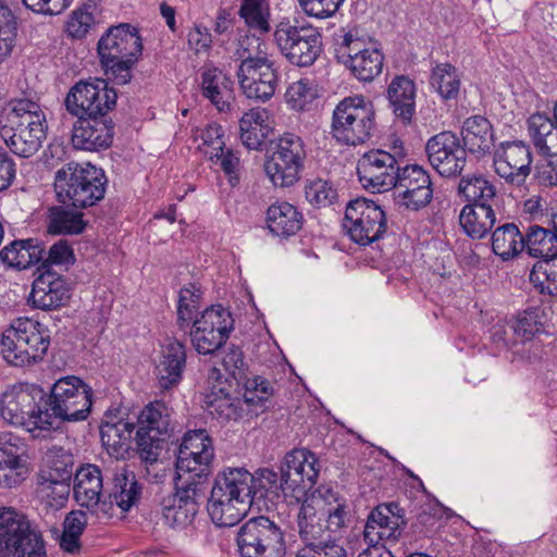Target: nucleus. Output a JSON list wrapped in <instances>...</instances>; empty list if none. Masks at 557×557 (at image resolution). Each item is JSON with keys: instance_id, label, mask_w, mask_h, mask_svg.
Segmentation results:
<instances>
[{"instance_id": "1", "label": "nucleus", "mask_w": 557, "mask_h": 557, "mask_svg": "<svg viewBox=\"0 0 557 557\" xmlns=\"http://www.w3.org/2000/svg\"><path fill=\"white\" fill-rule=\"evenodd\" d=\"M253 474L244 468H227L215 478L207 510L220 528L236 525L253 502Z\"/></svg>"}, {"instance_id": "2", "label": "nucleus", "mask_w": 557, "mask_h": 557, "mask_svg": "<svg viewBox=\"0 0 557 557\" xmlns=\"http://www.w3.org/2000/svg\"><path fill=\"white\" fill-rule=\"evenodd\" d=\"M100 63L109 79L124 85L132 78V69L143 51L138 29L122 23L110 27L97 45Z\"/></svg>"}, {"instance_id": "3", "label": "nucleus", "mask_w": 557, "mask_h": 557, "mask_svg": "<svg viewBox=\"0 0 557 557\" xmlns=\"http://www.w3.org/2000/svg\"><path fill=\"white\" fill-rule=\"evenodd\" d=\"M107 177L102 169L87 163L69 162L54 174L59 202L65 207L86 209L103 199Z\"/></svg>"}, {"instance_id": "4", "label": "nucleus", "mask_w": 557, "mask_h": 557, "mask_svg": "<svg viewBox=\"0 0 557 557\" xmlns=\"http://www.w3.org/2000/svg\"><path fill=\"white\" fill-rule=\"evenodd\" d=\"M91 398L92 388L78 376L59 379L45 397L46 431L58 430L64 422L86 420L91 410Z\"/></svg>"}, {"instance_id": "5", "label": "nucleus", "mask_w": 557, "mask_h": 557, "mask_svg": "<svg viewBox=\"0 0 557 557\" xmlns=\"http://www.w3.org/2000/svg\"><path fill=\"white\" fill-rule=\"evenodd\" d=\"M247 44L248 47L237 51L240 63L236 76L247 98L265 102L273 97L278 83L275 62L268 55L267 46L259 38H247Z\"/></svg>"}, {"instance_id": "6", "label": "nucleus", "mask_w": 557, "mask_h": 557, "mask_svg": "<svg viewBox=\"0 0 557 557\" xmlns=\"http://www.w3.org/2000/svg\"><path fill=\"white\" fill-rule=\"evenodd\" d=\"M50 345V332L42 323L20 318L4 331L1 352L8 363L25 367L41 361Z\"/></svg>"}, {"instance_id": "7", "label": "nucleus", "mask_w": 557, "mask_h": 557, "mask_svg": "<svg viewBox=\"0 0 557 557\" xmlns=\"http://www.w3.org/2000/svg\"><path fill=\"white\" fill-rule=\"evenodd\" d=\"M46 392L36 384L18 383L9 387L1 397L0 413L12 425L28 432L46 431L44 417Z\"/></svg>"}, {"instance_id": "8", "label": "nucleus", "mask_w": 557, "mask_h": 557, "mask_svg": "<svg viewBox=\"0 0 557 557\" xmlns=\"http://www.w3.org/2000/svg\"><path fill=\"white\" fill-rule=\"evenodd\" d=\"M374 125L373 103L363 96H350L336 104L331 133L338 143L357 146L371 137Z\"/></svg>"}, {"instance_id": "9", "label": "nucleus", "mask_w": 557, "mask_h": 557, "mask_svg": "<svg viewBox=\"0 0 557 557\" xmlns=\"http://www.w3.org/2000/svg\"><path fill=\"white\" fill-rule=\"evenodd\" d=\"M274 41L282 55L297 66L312 65L322 51V36L309 23L280 22L274 30Z\"/></svg>"}, {"instance_id": "10", "label": "nucleus", "mask_w": 557, "mask_h": 557, "mask_svg": "<svg viewBox=\"0 0 557 557\" xmlns=\"http://www.w3.org/2000/svg\"><path fill=\"white\" fill-rule=\"evenodd\" d=\"M237 546L240 557H284L286 553L283 530L264 516L251 518L239 528Z\"/></svg>"}, {"instance_id": "11", "label": "nucleus", "mask_w": 557, "mask_h": 557, "mask_svg": "<svg viewBox=\"0 0 557 557\" xmlns=\"http://www.w3.org/2000/svg\"><path fill=\"white\" fill-rule=\"evenodd\" d=\"M170 426L171 409L163 401L156 400L144 407L137 418L135 436L137 451L143 460L157 461Z\"/></svg>"}, {"instance_id": "12", "label": "nucleus", "mask_w": 557, "mask_h": 557, "mask_svg": "<svg viewBox=\"0 0 557 557\" xmlns=\"http://www.w3.org/2000/svg\"><path fill=\"white\" fill-rule=\"evenodd\" d=\"M306 157L302 138L285 133L277 139L271 158L264 164L265 173L275 186L290 187L300 180Z\"/></svg>"}, {"instance_id": "13", "label": "nucleus", "mask_w": 557, "mask_h": 557, "mask_svg": "<svg viewBox=\"0 0 557 557\" xmlns=\"http://www.w3.org/2000/svg\"><path fill=\"white\" fill-rule=\"evenodd\" d=\"M233 330L231 311L222 305H213L200 312L190 324V342L198 354H213L226 343Z\"/></svg>"}, {"instance_id": "14", "label": "nucleus", "mask_w": 557, "mask_h": 557, "mask_svg": "<svg viewBox=\"0 0 557 557\" xmlns=\"http://www.w3.org/2000/svg\"><path fill=\"white\" fill-rule=\"evenodd\" d=\"M214 457L212 440L205 430L189 431L183 437L176 459L177 481L202 484L211 473Z\"/></svg>"}, {"instance_id": "15", "label": "nucleus", "mask_w": 557, "mask_h": 557, "mask_svg": "<svg viewBox=\"0 0 557 557\" xmlns=\"http://www.w3.org/2000/svg\"><path fill=\"white\" fill-rule=\"evenodd\" d=\"M343 225L350 238L361 246L379 240L387 230L385 212L375 201L367 198H357L347 203Z\"/></svg>"}, {"instance_id": "16", "label": "nucleus", "mask_w": 557, "mask_h": 557, "mask_svg": "<svg viewBox=\"0 0 557 557\" xmlns=\"http://www.w3.org/2000/svg\"><path fill=\"white\" fill-rule=\"evenodd\" d=\"M116 91L103 79L78 82L65 98L66 110L74 116L108 114L116 104Z\"/></svg>"}, {"instance_id": "17", "label": "nucleus", "mask_w": 557, "mask_h": 557, "mask_svg": "<svg viewBox=\"0 0 557 557\" xmlns=\"http://www.w3.org/2000/svg\"><path fill=\"white\" fill-rule=\"evenodd\" d=\"M205 497L200 482H176V492L163 500L162 518L172 529L184 530L193 524Z\"/></svg>"}, {"instance_id": "18", "label": "nucleus", "mask_w": 557, "mask_h": 557, "mask_svg": "<svg viewBox=\"0 0 557 557\" xmlns=\"http://www.w3.org/2000/svg\"><path fill=\"white\" fill-rule=\"evenodd\" d=\"M533 154L522 140L503 141L494 150L495 173L507 184L522 186L532 171Z\"/></svg>"}, {"instance_id": "19", "label": "nucleus", "mask_w": 557, "mask_h": 557, "mask_svg": "<svg viewBox=\"0 0 557 557\" xmlns=\"http://www.w3.org/2000/svg\"><path fill=\"white\" fill-rule=\"evenodd\" d=\"M400 166L395 156L385 150H370L357 163V174L362 186L372 193L386 191L397 183Z\"/></svg>"}, {"instance_id": "20", "label": "nucleus", "mask_w": 557, "mask_h": 557, "mask_svg": "<svg viewBox=\"0 0 557 557\" xmlns=\"http://www.w3.org/2000/svg\"><path fill=\"white\" fill-rule=\"evenodd\" d=\"M425 153L431 166L446 177L460 175L467 163V152L453 132L432 136L426 141Z\"/></svg>"}, {"instance_id": "21", "label": "nucleus", "mask_w": 557, "mask_h": 557, "mask_svg": "<svg viewBox=\"0 0 557 557\" xmlns=\"http://www.w3.org/2000/svg\"><path fill=\"white\" fill-rule=\"evenodd\" d=\"M399 205L418 211L425 208L433 198L432 181L429 172L418 164L400 168L397 183L393 186Z\"/></svg>"}, {"instance_id": "22", "label": "nucleus", "mask_w": 557, "mask_h": 557, "mask_svg": "<svg viewBox=\"0 0 557 557\" xmlns=\"http://www.w3.org/2000/svg\"><path fill=\"white\" fill-rule=\"evenodd\" d=\"M39 274L34 280L28 302L44 311L57 310L65 306L71 298V288L66 280L42 263Z\"/></svg>"}, {"instance_id": "23", "label": "nucleus", "mask_w": 557, "mask_h": 557, "mask_svg": "<svg viewBox=\"0 0 557 557\" xmlns=\"http://www.w3.org/2000/svg\"><path fill=\"white\" fill-rule=\"evenodd\" d=\"M209 388L203 394V407L221 422L238 420L243 416V401L231 395V385L222 380L219 369L212 368L208 376Z\"/></svg>"}, {"instance_id": "24", "label": "nucleus", "mask_w": 557, "mask_h": 557, "mask_svg": "<svg viewBox=\"0 0 557 557\" xmlns=\"http://www.w3.org/2000/svg\"><path fill=\"white\" fill-rule=\"evenodd\" d=\"M77 117L72 131V144L76 149L99 151L111 146L114 124L108 114Z\"/></svg>"}, {"instance_id": "25", "label": "nucleus", "mask_w": 557, "mask_h": 557, "mask_svg": "<svg viewBox=\"0 0 557 557\" xmlns=\"http://www.w3.org/2000/svg\"><path fill=\"white\" fill-rule=\"evenodd\" d=\"M406 523L405 510L398 503L381 504L368 517L364 527V539L370 543L397 540Z\"/></svg>"}, {"instance_id": "26", "label": "nucleus", "mask_w": 557, "mask_h": 557, "mask_svg": "<svg viewBox=\"0 0 557 557\" xmlns=\"http://www.w3.org/2000/svg\"><path fill=\"white\" fill-rule=\"evenodd\" d=\"M74 498L81 507L96 512L100 509L108 512V500L103 491V476L96 465L81 466L74 475Z\"/></svg>"}, {"instance_id": "27", "label": "nucleus", "mask_w": 557, "mask_h": 557, "mask_svg": "<svg viewBox=\"0 0 557 557\" xmlns=\"http://www.w3.org/2000/svg\"><path fill=\"white\" fill-rule=\"evenodd\" d=\"M320 467L315 456L308 449L288 451L281 465L282 481L288 490L311 488L318 478Z\"/></svg>"}, {"instance_id": "28", "label": "nucleus", "mask_w": 557, "mask_h": 557, "mask_svg": "<svg viewBox=\"0 0 557 557\" xmlns=\"http://www.w3.org/2000/svg\"><path fill=\"white\" fill-rule=\"evenodd\" d=\"M45 114L40 106L29 99H14L0 112V132H22L30 127H45Z\"/></svg>"}, {"instance_id": "29", "label": "nucleus", "mask_w": 557, "mask_h": 557, "mask_svg": "<svg viewBox=\"0 0 557 557\" xmlns=\"http://www.w3.org/2000/svg\"><path fill=\"white\" fill-rule=\"evenodd\" d=\"M233 81L220 69L206 64L199 70V89L220 112L231 110L234 100Z\"/></svg>"}, {"instance_id": "30", "label": "nucleus", "mask_w": 557, "mask_h": 557, "mask_svg": "<svg viewBox=\"0 0 557 557\" xmlns=\"http://www.w3.org/2000/svg\"><path fill=\"white\" fill-rule=\"evenodd\" d=\"M186 367V348L177 339H170L162 347L161 357L156 366L158 387L161 392H168L176 387L182 379Z\"/></svg>"}, {"instance_id": "31", "label": "nucleus", "mask_w": 557, "mask_h": 557, "mask_svg": "<svg viewBox=\"0 0 557 557\" xmlns=\"http://www.w3.org/2000/svg\"><path fill=\"white\" fill-rule=\"evenodd\" d=\"M73 456L70 454H55L49 458L47 469L40 470L38 484L47 495L55 493L63 498L70 493V483L73 475Z\"/></svg>"}, {"instance_id": "32", "label": "nucleus", "mask_w": 557, "mask_h": 557, "mask_svg": "<svg viewBox=\"0 0 557 557\" xmlns=\"http://www.w3.org/2000/svg\"><path fill=\"white\" fill-rule=\"evenodd\" d=\"M528 133L540 156L557 166V120L544 113L528 119Z\"/></svg>"}, {"instance_id": "33", "label": "nucleus", "mask_w": 557, "mask_h": 557, "mask_svg": "<svg viewBox=\"0 0 557 557\" xmlns=\"http://www.w3.org/2000/svg\"><path fill=\"white\" fill-rule=\"evenodd\" d=\"M462 147L466 152L481 159L491 153L494 147V132L491 122L482 115L468 117L461 129Z\"/></svg>"}, {"instance_id": "34", "label": "nucleus", "mask_w": 557, "mask_h": 557, "mask_svg": "<svg viewBox=\"0 0 557 557\" xmlns=\"http://www.w3.org/2000/svg\"><path fill=\"white\" fill-rule=\"evenodd\" d=\"M503 209L467 203L459 213V225L472 239L484 238L502 215Z\"/></svg>"}, {"instance_id": "35", "label": "nucleus", "mask_w": 557, "mask_h": 557, "mask_svg": "<svg viewBox=\"0 0 557 557\" xmlns=\"http://www.w3.org/2000/svg\"><path fill=\"white\" fill-rule=\"evenodd\" d=\"M416 84L405 75H396L387 86L386 96L393 113L409 124L416 113Z\"/></svg>"}, {"instance_id": "36", "label": "nucleus", "mask_w": 557, "mask_h": 557, "mask_svg": "<svg viewBox=\"0 0 557 557\" xmlns=\"http://www.w3.org/2000/svg\"><path fill=\"white\" fill-rule=\"evenodd\" d=\"M457 191L468 203L503 209V197L498 195L494 183L483 174L462 176L458 183Z\"/></svg>"}, {"instance_id": "37", "label": "nucleus", "mask_w": 557, "mask_h": 557, "mask_svg": "<svg viewBox=\"0 0 557 557\" xmlns=\"http://www.w3.org/2000/svg\"><path fill=\"white\" fill-rule=\"evenodd\" d=\"M141 496V485L133 471L125 467L119 469L112 482V487L108 494V510L116 505L122 511H128L136 505Z\"/></svg>"}, {"instance_id": "38", "label": "nucleus", "mask_w": 557, "mask_h": 557, "mask_svg": "<svg viewBox=\"0 0 557 557\" xmlns=\"http://www.w3.org/2000/svg\"><path fill=\"white\" fill-rule=\"evenodd\" d=\"M45 246L36 238L14 240L0 251L1 261L11 268L25 270L44 259Z\"/></svg>"}, {"instance_id": "39", "label": "nucleus", "mask_w": 557, "mask_h": 557, "mask_svg": "<svg viewBox=\"0 0 557 557\" xmlns=\"http://www.w3.org/2000/svg\"><path fill=\"white\" fill-rule=\"evenodd\" d=\"M524 251L537 260L557 257V225L543 227L530 225L524 234Z\"/></svg>"}, {"instance_id": "40", "label": "nucleus", "mask_w": 557, "mask_h": 557, "mask_svg": "<svg viewBox=\"0 0 557 557\" xmlns=\"http://www.w3.org/2000/svg\"><path fill=\"white\" fill-rule=\"evenodd\" d=\"M267 225L274 235L289 237L301 228L302 214L288 202H276L268 208Z\"/></svg>"}, {"instance_id": "41", "label": "nucleus", "mask_w": 557, "mask_h": 557, "mask_svg": "<svg viewBox=\"0 0 557 557\" xmlns=\"http://www.w3.org/2000/svg\"><path fill=\"white\" fill-rule=\"evenodd\" d=\"M322 518L317 516L314 497L301 504L298 512V528L300 539L306 544L305 547L318 548L326 543V527L321 523Z\"/></svg>"}, {"instance_id": "42", "label": "nucleus", "mask_w": 557, "mask_h": 557, "mask_svg": "<svg viewBox=\"0 0 557 557\" xmlns=\"http://www.w3.org/2000/svg\"><path fill=\"white\" fill-rule=\"evenodd\" d=\"M492 250L503 261H508L524 251V234L515 223L496 227L491 236Z\"/></svg>"}, {"instance_id": "43", "label": "nucleus", "mask_w": 557, "mask_h": 557, "mask_svg": "<svg viewBox=\"0 0 557 557\" xmlns=\"http://www.w3.org/2000/svg\"><path fill=\"white\" fill-rule=\"evenodd\" d=\"M343 63L358 81L368 83L381 74L384 55L375 48H363L343 60Z\"/></svg>"}, {"instance_id": "44", "label": "nucleus", "mask_w": 557, "mask_h": 557, "mask_svg": "<svg viewBox=\"0 0 557 557\" xmlns=\"http://www.w3.org/2000/svg\"><path fill=\"white\" fill-rule=\"evenodd\" d=\"M135 424L123 419L111 423L104 422L100 426L101 442L108 454L112 457H124L128 453Z\"/></svg>"}, {"instance_id": "45", "label": "nucleus", "mask_w": 557, "mask_h": 557, "mask_svg": "<svg viewBox=\"0 0 557 557\" xmlns=\"http://www.w3.org/2000/svg\"><path fill=\"white\" fill-rule=\"evenodd\" d=\"M0 136L5 141L10 150L22 158L34 156L41 147L42 140L46 138L45 127H30L28 131L3 133Z\"/></svg>"}, {"instance_id": "46", "label": "nucleus", "mask_w": 557, "mask_h": 557, "mask_svg": "<svg viewBox=\"0 0 557 557\" xmlns=\"http://www.w3.org/2000/svg\"><path fill=\"white\" fill-rule=\"evenodd\" d=\"M46 546L40 533L33 530L29 523L20 533V535L11 542L7 548L0 553V557H46Z\"/></svg>"}, {"instance_id": "47", "label": "nucleus", "mask_w": 557, "mask_h": 557, "mask_svg": "<svg viewBox=\"0 0 557 557\" xmlns=\"http://www.w3.org/2000/svg\"><path fill=\"white\" fill-rule=\"evenodd\" d=\"M47 221L48 233L54 235H77L86 227L83 213L71 211L62 206L51 207Z\"/></svg>"}, {"instance_id": "48", "label": "nucleus", "mask_w": 557, "mask_h": 557, "mask_svg": "<svg viewBox=\"0 0 557 557\" xmlns=\"http://www.w3.org/2000/svg\"><path fill=\"white\" fill-rule=\"evenodd\" d=\"M201 296V289L194 283H189L181 288L177 305V325L181 330L186 331L189 329L196 317L200 315L197 311L200 306Z\"/></svg>"}, {"instance_id": "49", "label": "nucleus", "mask_w": 557, "mask_h": 557, "mask_svg": "<svg viewBox=\"0 0 557 557\" xmlns=\"http://www.w3.org/2000/svg\"><path fill=\"white\" fill-rule=\"evenodd\" d=\"M529 278L541 294L557 296V257L537 260Z\"/></svg>"}, {"instance_id": "50", "label": "nucleus", "mask_w": 557, "mask_h": 557, "mask_svg": "<svg viewBox=\"0 0 557 557\" xmlns=\"http://www.w3.org/2000/svg\"><path fill=\"white\" fill-rule=\"evenodd\" d=\"M323 507L321 510L323 511V516H326V529L331 532H336L345 525V522L348 518V506L347 502L344 498L336 496L331 491L327 492V495L323 498L314 497L315 507L319 505Z\"/></svg>"}, {"instance_id": "51", "label": "nucleus", "mask_w": 557, "mask_h": 557, "mask_svg": "<svg viewBox=\"0 0 557 557\" xmlns=\"http://www.w3.org/2000/svg\"><path fill=\"white\" fill-rule=\"evenodd\" d=\"M239 16L245 23L260 33L270 30V4L268 0H243Z\"/></svg>"}, {"instance_id": "52", "label": "nucleus", "mask_w": 557, "mask_h": 557, "mask_svg": "<svg viewBox=\"0 0 557 557\" xmlns=\"http://www.w3.org/2000/svg\"><path fill=\"white\" fill-rule=\"evenodd\" d=\"M431 85L436 88L442 98L454 99L458 96L460 79L451 64L442 63L433 69Z\"/></svg>"}, {"instance_id": "53", "label": "nucleus", "mask_w": 557, "mask_h": 557, "mask_svg": "<svg viewBox=\"0 0 557 557\" xmlns=\"http://www.w3.org/2000/svg\"><path fill=\"white\" fill-rule=\"evenodd\" d=\"M317 96V89L308 78L292 83L285 92L287 104L298 112L309 110Z\"/></svg>"}, {"instance_id": "54", "label": "nucleus", "mask_w": 557, "mask_h": 557, "mask_svg": "<svg viewBox=\"0 0 557 557\" xmlns=\"http://www.w3.org/2000/svg\"><path fill=\"white\" fill-rule=\"evenodd\" d=\"M441 518V504H426L411 522V531L417 537H429L435 533Z\"/></svg>"}, {"instance_id": "55", "label": "nucleus", "mask_w": 557, "mask_h": 557, "mask_svg": "<svg viewBox=\"0 0 557 557\" xmlns=\"http://www.w3.org/2000/svg\"><path fill=\"white\" fill-rule=\"evenodd\" d=\"M253 499L268 497L270 493L278 495L280 490H287L285 483L282 481V475L278 478L277 473L271 469H260L253 475L252 482Z\"/></svg>"}, {"instance_id": "56", "label": "nucleus", "mask_w": 557, "mask_h": 557, "mask_svg": "<svg viewBox=\"0 0 557 557\" xmlns=\"http://www.w3.org/2000/svg\"><path fill=\"white\" fill-rule=\"evenodd\" d=\"M29 474L27 459L0 461V487L14 488Z\"/></svg>"}, {"instance_id": "57", "label": "nucleus", "mask_w": 557, "mask_h": 557, "mask_svg": "<svg viewBox=\"0 0 557 557\" xmlns=\"http://www.w3.org/2000/svg\"><path fill=\"white\" fill-rule=\"evenodd\" d=\"M272 384L262 376H253L245 382L244 401L248 405L267 408V403L273 395Z\"/></svg>"}, {"instance_id": "58", "label": "nucleus", "mask_w": 557, "mask_h": 557, "mask_svg": "<svg viewBox=\"0 0 557 557\" xmlns=\"http://www.w3.org/2000/svg\"><path fill=\"white\" fill-rule=\"evenodd\" d=\"M337 198V191L324 180L318 178L306 186V199L313 206L327 207Z\"/></svg>"}, {"instance_id": "59", "label": "nucleus", "mask_w": 557, "mask_h": 557, "mask_svg": "<svg viewBox=\"0 0 557 557\" xmlns=\"http://www.w3.org/2000/svg\"><path fill=\"white\" fill-rule=\"evenodd\" d=\"M210 153V159L216 158V161L220 163L221 170L228 178V183L232 186H236L239 183V171H240V160L237 153H235L232 149H225V146L221 148V150L216 151H207Z\"/></svg>"}, {"instance_id": "60", "label": "nucleus", "mask_w": 557, "mask_h": 557, "mask_svg": "<svg viewBox=\"0 0 557 557\" xmlns=\"http://www.w3.org/2000/svg\"><path fill=\"white\" fill-rule=\"evenodd\" d=\"M509 329L512 331L517 342H525L530 341L540 331V324L533 311H523L510 321Z\"/></svg>"}, {"instance_id": "61", "label": "nucleus", "mask_w": 557, "mask_h": 557, "mask_svg": "<svg viewBox=\"0 0 557 557\" xmlns=\"http://www.w3.org/2000/svg\"><path fill=\"white\" fill-rule=\"evenodd\" d=\"M27 459L26 445L12 432H0V461Z\"/></svg>"}, {"instance_id": "62", "label": "nucleus", "mask_w": 557, "mask_h": 557, "mask_svg": "<svg viewBox=\"0 0 557 557\" xmlns=\"http://www.w3.org/2000/svg\"><path fill=\"white\" fill-rule=\"evenodd\" d=\"M95 25L92 13L85 9H78L72 12L66 22V33L74 39L84 38L89 29Z\"/></svg>"}, {"instance_id": "63", "label": "nucleus", "mask_w": 557, "mask_h": 557, "mask_svg": "<svg viewBox=\"0 0 557 557\" xmlns=\"http://www.w3.org/2000/svg\"><path fill=\"white\" fill-rule=\"evenodd\" d=\"M304 12L315 18H329L339 9L344 0H298Z\"/></svg>"}, {"instance_id": "64", "label": "nucleus", "mask_w": 557, "mask_h": 557, "mask_svg": "<svg viewBox=\"0 0 557 557\" xmlns=\"http://www.w3.org/2000/svg\"><path fill=\"white\" fill-rule=\"evenodd\" d=\"M187 45L196 54L208 52L212 47L209 28L201 23H194L187 33Z\"/></svg>"}]
</instances>
